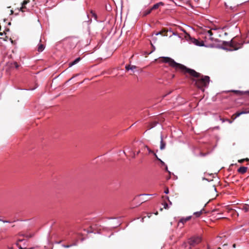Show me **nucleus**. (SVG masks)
Returning <instances> with one entry per match:
<instances>
[{
  "label": "nucleus",
  "instance_id": "nucleus-16",
  "mask_svg": "<svg viewBox=\"0 0 249 249\" xmlns=\"http://www.w3.org/2000/svg\"><path fill=\"white\" fill-rule=\"evenodd\" d=\"M249 113V111H242L240 112L236 113V117H239L242 114H245Z\"/></svg>",
  "mask_w": 249,
  "mask_h": 249
},
{
  "label": "nucleus",
  "instance_id": "nucleus-31",
  "mask_svg": "<svg viewBox=\"0 0 249 249\" xmlns=\"http://www.w3.org/2000/svg\"><path fill=\"white\" fill-rule=\"evenodd\" d=\"M192 218V216L190 215V216H187L186 217H185V219L186 220V221L189 220L190 219H191V218Z\"/></svg>",
  "mask_w": 249,
  "mask_h": 249
},
{
  "label": "nucleus",
  "instance_id": "nucleus-37",
  "mask_svg": "<svg viewBox=\"0 0 249 249\" xmlns=\"http://www.w3.org/2000/svg\"><path fill=\"white\" fill-rule=\"evenodd\" d=\"M202 180H206V181H210V180H209L208 178H205V177H203V178H202Z\"/></svg>",
  "mask_w": 249,
  "mask_h": 249
},
{
  "label": "nucleus",
  "instance_id": "nucleus-29",
  "mask_svg": "<svg viewBox=\"0 0 249 249\" xmlns=\"http://www.w3.org/2000/svg\"><path fill=\"white\" fill-rule=\"evenodd\" d=\"M163 207L164 209H168L169 208L168 205L167 203H165L163 204Z\"/></svg>",
  "mask_w": 249,
  "mask_h": 249
},
{
  "label": "nucleus",
  "instance_id": "nucleus-21",
  "mask_svg": "<svg viewBox=\"0 0 249 249\" xmlns=\"http://www.w3.org/2000/svg\"><path fill=\"white\" fill-rule=\"evenodd\" d=\"M0 221L4 223H11L12 222H16V221L15 220L13 222H11L10 221H8V220H3V219H0Z\"/></svg>",
  "mask_w": 249,
  "mask_h": 249
},
{
  "label": "nucleus",
  "instance_id": "nucleus-59",
  "mask_svg": "<svg viewBox=\"0 0 249 249\" xmlns=\"http://www.w3.org/2000/svg\"><path fill=\"white\" fill-rule=\"evenodd\" d=\"M246 92L249 93V91H246Z\"/></svg>",
  "mask_w": 249,
  "mask_h": 249
},
{
  "label": "nucleus",
  "instance_id": "nucleus-20",
  "mask_svg": "<svg viewBox=\"0 0 249 249\" xmlns=\"http://www.w3.org/2000/svg\"><path fill=\"white\" fill-rule=\"evenodd\" d=\"M232 91L238 94H239V95H242L243 94V92L242 91H240V90H232Z\"/></svg>",
  "mask_w": 249,
  "mask_h": 249
},
{
  "label": "nucleus",
  "instance_id": "nucleus-56",
  "mask_svg": "<svg viewBox=\"0 0 249 249\" xmlns=\"http://www.w3.org/2000/svg\"><path fill=\"white\" fill-rule=\"evenodd\" d=\"M8 25H11V22H9V23H8Z\"/></svg>",
  "mask_w": 249,
  "mask_h": 249
},
{
  "label": "nucleus",
  "instance_id": "nucleus-49",
  "mask_svg": "<svg viewBox=\"0 0 249 249\" xmlns=\"http://www.w3.org/2000/svg\"><path fill=\"white\" fill-rule=\"evenodd\" d=\"M11 14H13V11L12 10H11Z\"/></svg>",
  "mask_w": 249,
  "mask_h": 249
},
{
  "label": "nucleus",
  "instance_id": "nucleus-2",
  "mask_svg": "<svg viewBox=\"0 0 249 249\" xmlns=\"http://www.w3.org/2000/svg\"><path fill=\"white\" fill-rule=\"evenodd\" d=\"M210 80V77L208 76H204L202 78L196 81V85L200 89L203 87L207 88L209 84Z\"/></svg>",
  "mask_w": 249,
  "mask_h": 249
},
{
  "label": "nucleus",
  "instance_id": "nucleus-53",
  "mask_svg": "<svg viewBox=\"0 0 249 249\" xmlns=\"http://www.w3.org/2000/svg\"><path fill=\"white\" fill-rule=\"evenodd\" d=\"M108 8H109V7H106V9H107V10H109V9H108Z\"/></svg>",
  "mask_w": 249,
  "mask_h": 249
},
{
  "label": "nucleus",
  "instance_id": "nucleus-39",
  "mask_svg": "<svg viewBox=\"0 0 249 249\" xmlns=\"http://www.w3.org/2000/svg\"><path fill=\"white\" fill-rule=\"evenodd\" d=\"M226 121H228L229 123L231 124L232 123V121H230V120L229 119H226Z\"/></svg>",
  "mask_w": 249,
  "mask_h": 249
},
{
  "label": "nucleus",
  "instance_id": "nucleus-43",
  "mask_svg": "<svg viewBox=\"0 0 249 249\" xmlns=\"http://www.w3.org/2000/svg\"><path fill=\"white\" fill-rule=\"evenodd\" d=\"M220 120L222 121V123H224L226 121V120H224L223 119H221V118H220Z\"/></svg>",
  "mask_w": 249,
  "mask_h": 249
},
{
  "label": "nucleus",
  "instance_id": "nucleus-40",
  "mask_svg": "<svg viewBox=\"0 0 249 249\" xmlns=\"http://www.w3.org/2000/svg\"><path fill=\"white\" fill-rule=\"evenodd\" d=\"M76 245H77L76 243H73L72 244L70 245V246H71V247L75 246H76Z\"/></svg>",
  "mask_w": 249,
  "mask_h": 249
},
{
  "label": "nucleus",
  "instance_id": "nucleus-19",
  "mask_svg": "<svg viewBox=\"0 0 249 249\" xmlns=\"http://www.w3.org/2000/svg\"><path fill=\"white\" fill-rule=\"evenodd\" d=\"M27 3V1H24L22 3V6L20 8V9L19 10L21 11H22V9L24 8L25 7V5Z\"/></svg>",
  "mask_w": 249,
  "mask_h": 249
},
{
  "label": "nucleus",
  "instance_id": "nucleus-35",
  "mask_svg": "<svg viewBox=\"0 0 249 249\" xmlns=\"http://www.w3.org/2000/svg\"><path fill=\"white\" fill-rule=\"evenodd\" d=\"M165 170L170 174H171V172L169 171L168 170V167L167 166V165H165Z\"/></svg>",
  "mask_w": 249,
  "mask_h": 249
},
{
  "label": "nucleus",
  "instance_id": "nucleus-11",
  "mask_svg": "<svg viewBox=\"0 0 249 249\" xmlns=\"http://www.w3.org/2000/svg\"><path fill=\"white\" fill-rule=\"evenodd\" d=\"M166 146V143L163 142V137L162 135L160 136V149L163 150Z\"/></svg>",
  "mask_w": 249,
  "mask_h": 249
},
{
  "label": "nucleus",
  "instance_id": "nucleus-63",
  "mask_svg": "<svg viewBox=\"0 0 249 249\" xmlns=\"http://www.w3.org/2000/svg\"><path fill=\"white\" fill-rule=\"evenodd\" d=\"M154 50H152V51H151V53H153V52H154Z\"/></svg>",
  "mask_w": 249,
  "mask_h": 249
},
{
  "label": "nucleus",
  "instance_id": "nucleus-47",
  "mask_svg": "<svg viewBox=\"0 0 249 249\" xmlns=\"http://www.w3.org/2000/svg\"><path fill=\"white\" fill-rule=\"evenodd\" d=\"M151 45H152V47L153 48L154 50H155V47L154 46H153V45L152 44H151Z\"/></svg>",
  "mask_w": 249,
  "mask_h": 249
},
{
  "label": "nucleus",
  "instance_id": "nucleus-62",
  "mask_svg": "<svg viewBox=\"0 0 249 249\" xmlns=\"http://www.w3.org/2000/svg\"><path fill=\"white\" fill-rule=\"evenodd\" d=\"M154 50H152V51H151V53H153V52H154Z\"/></svg>",
  "mask_w": 249,
  "mask_h": 249
},
{
  "label": "nucleus",
  "instance_id": "nucleus-32",
  "mask_svg": "<svg viewBox=\"0 0 249 249\" xmlns=\"http://www.w3.org/2000/svg\"><path fill=\"white\" fill-rule=\"evenodd\" d=\"M192 218V216L190 215V216H187L186 217H185V219L186 220V221L189 220L190 219H191V218Z\"/></svg>",
  "mask_w": 249,
  "mask_h": 249
},
{
  "label": "nucleus",
  "instance_id": "nucleus-34",
  "mask_svg": "<svg viewBox=\"0 0 249 249\" xmlns=\"http://www.w3.org/2000/svg\"><path fill=\"white\" fill-rule=\"evenodd\" d=\"M14 66L16 68H18V67H19V65H18V64L17 63V62H14Z\"/></svg>",
  "mask_w": 249,
  "mask_h": 249
},
{
  "label": "nucleus",
  "instance_id": "nucleus-33",
  "mask_svg": "<svg viewBox=\"0 0 249 249\" xmlns=\"http://www.w3.org/2000/svg\"><path fill=\"white\" fill-rule=\"evenodd\" d=\"M169 189L168 188H166L165 189V190H164V193L165 194H168L169 193Z\"/></svg>",
  "mask_w": 249,
  "mask_h": 249
},
{
  "label": "nucleus",
  "instance_id": "nucleus-51",
  "mask_svg": "<svg viewBox=\"0 0 249 249\" xmlns=\"http://www.w3.org/2000/svg\"><path fill=\"white\" fill-rule=\"evenodd\" d=\"M227 35H228V33H224V35H225V36H227Z\"/></svg>",
  "mask_w": 249,
  "mask_h": 249
},
{
  "label": "nucleus",
  "instance_id": "nucleus-46",
  "mask_svg": "<svg viewBox=\"0 0 249 249\" xmlns=\"http://www.w3.org/2000/svg\"><path fill=\"white\" fill-rule=\"evenodd\" d=\"M236 247V245L234 244L232 245V248H235Z\"/></svg>",
  "mask_w": 249,
  "mask_h": 249
},
{
  "label": "nucleus",
  "instance_id": "nucleus-5",
  "mask_svg": "<svg viewBox=\"0 0 249 249\" xmlns=\"http://www.w3.org/2000/svg\"><path fill=\"white\" fill-rule=\"evenodd\" d=\"M201 241V238L200 236H194L188 239V243L190 245L189 249H191V247L195 246L198 244Z\"/></svg>",
  "mask_w": 249,
  "mask_h": 249
},
{
  "label": "nucleus",
  "instance_id": "nucleus-36",
  "mask_svg": "<svg viewBox=\"0 0 249 249\" xmlns=\"http://www.w3.org/2000/svg\"><path fill=\"white\" fill-rule=\"evenodd\" d=\"M154 155V156H155V157L157 159V160H158V158H159L157 155L156 154V153H155V152H154V153L153 154Z\"/></svg>",
  "mask_w": 249,
  "mask_h": 249
},
{
  "label": "nucleus",
  "instance_id": "nucleus-48",
  "mask_svg": "<svg viewBox=\"0 0 249 249\" xmlns=\"http://www.w3.org/2000/svg\"><path fill=\"white\" fill-rule=\"evenodd\" d=\"M3 34H4L3 33H0V36H3Z\"/></svg>",
  "mask_w": 249,
  "mask_h": 249
},
{
  "label": "nucleus",
  "instance_id": "nucleus-61",
  "mask_svg": "<svg viewBox=\"0 0 249 249\" xmlns=\"http://www.w3.org/2000/svg\"><path fill=\"white\" fill-rule=\"evenodd\" d=\"M208 249H210V248L209 246H208Z\"/></svg>",
  "mask_w": 249,
  "mask_h": 249
},
{
  "label": "nucleus",
  "instance_id": "nucleus-18",
  "mask_svg": "<svg viewBox=\"0 0 249 249\" xmlns=\"http://www.w3.org/2000/svg\"><path fill=\"white\" fill-rule=\"evenodd\" d=\"M172 1L175 3L176 5L178 6H181L180 0H172Z\"/></svg>",
  "mask_w": 249,
  "mask_h": 249
},
{
  "label": "nucleus",
  "instance_id": "nucleus-54",
  "mask_svg": "<svg viewBox=\"0 0 249 249\" xmlns=\"http://www.w3.org/2000/svg\"><path fill=\"white\" fill-rule=\"evenodd\" d=\"M32 249V248H30V249L24 248V249Z\"/></svg>",
  "mask_w": 249,
  "mask_h": 249
},
{
  "label": "nucleus",
  "instance_id": "nucleus-64",
  "mask_svg": "<svg viewBox=\"0 0 249 249\" xmlns=\"http://www.w3.org/2000/svg\"><path fill=\"white\" fill-rule=\"evenodd\" d=\"M154 50H152V51H151V53H153V52H154Z\"/></svg>",
  "mask_w": 249,
  "mask_h": 249
},
{
  "label": "nucleus",
  "instance_id": "nucleus-14",
  "mask_svg": "<svg viewBox=\"0 0 249 249\" xmlns=\"http://www.w3.org/2000/svg\"><path fill=\"white\" fill-rule=\"evenodd\" d=\"M45 49V46L42 44H40L38 46L37 51L39 52H42Z\"/></svg>",
  "mask_w": 249,
  "mask_h": 249
},
{
  "label": "nucleus",
  "instance_id": "nucleus-30",
  "mask_svg": "<svg viewBox=\"0 0 249 249\" xmlns=\"http://www.w3.org/2000/svg\"><path fill=\"white\" fill-rule=\"evenodd\" d=\"M62 246L65 248H69L71 247V246H70V245H66L63 244V245H62Z\"/></svg>",
  "mask_w": 249,
  "mask_h": 249
},
{
  "label": "nucleus",
  "instance_id": "nucleus-52",
  "mask_svg": "<svg viewBox=\"0 0 249 249\" xmlns=\"http://www.w3.org/2000/svg\"><path fill=\"white\" fill-rule=\"evenodd\" d=\"M108 8H109V7H106V9H107V10H109V9H108Z\"/></svg>",
  "mask_w": 249,
  "mask_h": 249
},
{
  "label": "nucleus",
  "instance_id": "nucleus-26",
  "mask_svg": "<svg viewBox=\"0 0 249 249\" xmlns=\"http://www.w3.org/2000/svg\"><path fill=\"white\" fill-rule=\"evenodd\" d=\"M148 200V199H146L145 198H142L141 200V204L146 201Z\"/></svg>",
  "mask_w": 249,
  "mask_h": 249
},
{
  "label": "nucleus",
  "instance_id": "nucleus-38",
  "mask_svg": "<svg viewBox=\"0 0 249 249\" xmlns=\"http://www.w3.org/2000/svg\"><path fill=\"white\" fill-rule=\"evenodd\" d=\"M180 30L182 31V32H183L186 35V33H187L186 32V31L184 29H182V28H180Z\"/></svg>",
  "mask_w": 249,
  "mask_h": 249
},
{
  "label": "nucleus",
  "instance_id": "nucleus-41",
  "mask_svg": "<svg viewBox=\"0 0 249 249\" xmlns=\"http://www.w3.org/2000/svg\"><path fill=\"white\" fill-rule=\"evenodd\" d=\"M160 34H161V32H158V33H156L155 35L156 36H158V35H160Z\"/></svg>",
  "mask_w": 249,
  "mask_h": 249
},
{
  "label": "nucleus",
  "instance_id": "nucleus-60",
  "mask_svg": "<svg viewBox=\"0 0 249 249\" xmlns=\"http://www.w3.org/2000/svg\"><path fill=\"white\" fill-rule=\"evenodd\" d=\"M226 27H224L223 29H226Z\"/></svg>",
  "mask_w": 249,
  "mask_h": 249
},
{
  "label": "nucleus",
  "instance_id": "nucleus-1",
  "mask_svg": "<svg viewBox=\"0 0 249 249\" xmlns=\"http://www.w3.org/2000/svg\"><path fill=\"white\" fill-rule=\"evenodd\" d=\"M162 62L168 63L170 67L175 68L176 70H180L181 71H185V72L189 73L194 77H199L200 74L193 69L187 68L185 66L176 62L173 59L169 57L163 56Z\"/></svg>",
  "mask_w": 249,
  "mask_h": 249
},
{
  "label": "nucleus",
  "instance_id": "nucleus-4",
  "mask_svg": "<svg viewBox=\"0 0 249 249\" xmlns=\"http://www.w3.org/2000/svg\"><path fill=\"white\" fill-rule=\"evenodd\" d=\"M222 44L226 45L228 46H230L232 48L229 49L225 47L222 46L220 47L223 50H227L228 51H236L238 50L239 49L241 48V46L240 47H234L233 43H232V39H231L230 41H222Z\"/></svg>",
  "mask_w": 249,
  "mask_h": 249
},
{
  "label": "nucleus",
  "instance_id": "nucleus-24",
  "mask_svg": "<svg viewBox=\"0 0 249 249\" xmlns=\"http://www.w3.org/2000/svg\"><path fill=\"white\" fill-rule=\"evenodd\" d=\"M249 159L248 158H246V159H244L239 160H238V162L240 163H242L244 161H249Z\"/></svg>",
  "mask_w": 249,
  "mask_h": 249
},
{
  "label": "nucleus",
  "instance_id": "nucleus-6",
  "mask_svg": "<svg viewBox=\"0 0 249 249\" xmlns=\"http://www.w3.org/2000/svg\"><path fill=\"white\" fill-rule=\"evenodd\" d=\"M162 32H171L172 33V35L169 36V37H171L172 36H177L178 38L181 39V37L177 33V32L173 31L171 28L164 29L162 30Z\"/></svg>",
  "mask_w": 249,
  "mask_h": 249
},
{
  "label": "nucleus",
  "instance_id": "nucleus-10",
  "mask_svg": "<svg viewBox=\"0 0 249 249\" xmlns=\"http://www.w3.org/2000/svg\"><path fill=\"white\" fill-rule=\"evenodd\" d=\"M80 60H81L80 57H77L73 61L69 63V67L70 68V67L74 66V65L76 64L77 63H78L80 61Z\"/></svg>",
  "mask_w": 249,
  "mask_h": 249
},
{
  "label": "nucleus",
  "instance_id": "nucleus-42",
  "mask_svg": "<svg viewBox=\"0 0 249 249\" xmlns=\"http://www.w3.org/2000/svg\"><path fill=\"white\" fill-rule=\"evenodd\" d=\"M18 245H19V244H18V242H17V243H16V244H15V246H16V247H19Z\"/></svg>",
  "mask_w": 249,
  "mask_h": 249
},
{
  "label": "nucleus",
  "instance_id": "nucleus-3",
  "mask_svg": "<svg viewBox=\"0 0 249 249\" xmlns=\"http://www.w3.org/2000/svg\"><path fill=\"white\" fill-rule=\"evenodd\" d=\"M185 38L189 44H193L199 47L205 46L204 42L203 41H199L197 39L191 37L188 33H186V36H185Z\"/></svg>",
  "mask_w": 249,
  "mask_h": 249
},
{
  "label": "nucleus",
  "instance_id": "nucleus-28",
  "mask_svg": "<svg viewBox=\"0 0 249 249\" xmlns=\"http://www.w3.org/2000/svg\"><path fill=\"white\" fill-rule=\"evenodd\" d=\"M91 13L92 14L93 17L94 18V19L96 20L97 18V15L92 11H91Z\"/></svg>",
  "mask_w": 249,
  "mask_h": 249
},
{
  "label": "nucleus",
  "instance_id": "nucleus-9",
  "mask_svg": "<svg viewBox=\"0 0 249 249\" xmlns=\"http://www.w3.org/2000/svg\"><path fill=\"white\" fill-rule=\"evenodd\" d=\"M248 170L247 167L241 166L238 169L237 171L240 174H243L245 173Z\"/></svg>",
  "mask_w": 249,
  "mask_h": 249
},
{
  "label": "nucleus",
  "instance_id": "nucleus-50",
  "mask_svg": "<svg viewBox=\"0 0 249 249\" xmlns=\"http://www.w3.org/2000/svg\"><path fill=\"white\" fill-rule=\"evenodd\" d=\"M143 219H144V218H142L141 219V221L142 222H143Z\"/></svg>",
  "mask_w": 249,
  "mask_h": 249
},
{
  "label": "nucleus",
  "instance_id": "nucleus-17",
  "mask_svg": "<svg viewBox=\"0 0 249 249\" xmlns=\"http://www.w3.org/2000/svg\"><path fill=\"white\" fill-rule=\"evenodd\" d=\"M187 221H186L185 219V217H182L181 218L179 221V223H178V224L179 223H181L182 225H183L185 223H186Z\"/></svg>",
  "mask_w": 249,
  "mask_h": 249
},
{
  "label": "nucleus",
  "instance_id": "nucleus-7",
  "mask_svg": "<svg viewBox=\"0 0 249 249\" xmlns=\"http://www.w3.org/2000/svg\"><path fill=\"white\" fill-rule=\"evenodd\" d=\"M164 5V3L163 2L160 1L153 5V6L151 8V10H155L158 8L160 6H163Z\"/></svg>",
  "mask_w": 249,
  "mask_h": 249
},
{
  "label": "nucleus",
  "instance_id": "nucleus-57",
  "mask_svg": "<svg viewBox=\"0 0 249 249\" xmlns=\"http://www.w3.org/2000/svg\"><path fill=\"white\" fill-rule=\"evenodd\" d=\"M10 40H11V42H13V40H12V39H11V38H10Z\"/></svg>",
  "mask_w": 249,
  "mask_h": 249
},
{
  "label": "nucleus",
  "instance_id": "nucleus-13",
  "mask_svg": "<svg viewBox=\"0 0 249 249\" xmlns=\"http://www.w3.org/2000/svg\"><path fill=\"white\" fill-rule=\"evenodd\" d=\"M204 211V209L203 208L202 210H201L199 211L196 212L194 213L193 214L196 216V217H199L200 215L202 213L203 211Z\"/></svg>",
  "mask_w": 249,
  "mask_h": 249
},
{
  "label": "nucleus",
  "instance_id": "nucleus-12",
  "mask_svg": "<svg viewBox=\"0 0 249 249\" xmlns=\"http://www.w3.org/2000/svg\"><path fill=\"white\" fill-rule=\"evenodd\" d=\"M206 35L209 37V39L211 41L213 40V34L211 30H208L206 32Z\"/></svg>",
  "mask_w": 249,
  "mask_h": 249
},
{
  "label": "nucleus",
  "instance_id": "nucleus-22",
  "mask_svg": "<svg viewBox=\"0 0 249 249\" xmlns=\"http://www.w3.org/2000/svg\"><path fill=\"white\" fill-rule=\"evenodd\" d=\"M156 194H140L138 196H154Z\"/></svg>",
  "mask_w": 249,
  "mask_h": 249
},
{
  "label": "nucleus",
  "instance_id": "nucleus-58",
  "mask_svg": "<svg viewBox=\"0 0 249 249\" xmlns=\"http://www.w3.org/2000/svg\"><path fill=\"white\" fill-rule=\"evenodd\" d=\"M225 5H226V7H228L226 3H225Z\"/></svg>",
  "mask_w": 249,
  "mask_h": 249
},
{
  "label": "nucleus",
  "instance_id": "nucleus-8",
  "mask_svg": "<svg viewBox=\"0 0 249 249\" xmlns=\"http://www.w3.org/2000/svg\"><path fill=\"white\" fill-rule=\"evenodd\" d=\"M125 68L127 71L131 70L134 72L135 70L136 69V66L135 65H126L125 66Z\"/></svg>",
  "mask_w": 249,
  "mask_h": 249
},
{
  "label": "nucleus",
  "instance_id": "nucleus-55",
  "mask_svg": "<svg viewBox=\"0 0 249 249\" xmlns=\"http://www.w3.org/2000/svg\"><path fill=\"white\" fill-rule=\"evenodd\" d=\"M72 78H73V77H72L70 79H69V80H68V81H71V80Z\"/></svg>",
  "mask_w": 249,
  "mask_h": 249
},
{
  "label": "nucleus",
  "instance_id": "nucleus-23",
  "mask_svg": "<svg viewBox=\"0 0 249 249\" xmlns=\"http://www.w3.org/2000/svg\"><path fill=\"white\" fill-rule=\"evenodd\" d=\"M145 148L147 149V151H148V153L149 154H153L154 151L151 150L147 146H145Z\"/></svg>",
  "mask_w": 249,
  "mask_h": 249
},
{
  "label": "nucleus",
  "instance_id": "nucleus-15",
  "mask_svg": "<svg viewBox=\"0 0 249 249\" xmlns=\"http://www.w3.org/2000/svg\"><path fill=\"white\" fill-rule=\"evenodd\" d=\"M152 11V10H151V8L149 10L144 11L142 13V16H147V15L149 14Z\"/></svg>",
  "mask_w": 249,
  "mask_h": 249
},
{
  "label": "nucleus",
  "instance_id": "nucleus-25",
  "mask_svg": "<svg viewBox=\"0 0 249 249\" xmlns=\"http://www.w3.org/2000/svg\"><path fill=\"white\" fill-rule=\"evenodd\" d=\"M249 206H244L243 208V210L245 212H248L249 211Z\"/></svg>",
  "mask_w": 249,
  "mask_h": 249
},
{
  "label": "nucleus",
  "instance_id": "nucleus-45",
  "mask_svg": "<svg viewBox=\"0 0 249 249\" xmlns=\"http://www.w3.org/2000/svg\"><path fill=\"white\" fill-rule=\"evenodd\" d=\"M23 240H24L23 239H19V240H18V242H22V241H23Z\"/></svg>",
  "mask_w": 249,
  "mask_h": 249
},
{
  "label": "nucleus",
  "instance_id": "nucleus-27",
  "mask_svg": "<svg viewBox=\"0 0 249 249\" xmlns=\"http://www.w3.org/2000/svg\"><path fill=\"white\" fill-rule=\"evenodd\" d=\"M158 160L159 161H160V162L161 163V164L162 165H166V164H165L164 162V161H162L160 159V158H158Z\"/></svg>",
  "mask_w": 249,
  "mask_h": 249
},
{
  "label": "nucleus",
  "instance_id": "nucleus-44",
  "mask_svg": "<svg viewBox=\"0 0 249 249\" xmlns=\"http://www.w3.org/2000/svg\"><path fill=\"white\" fill-rule=\"evenodd\" d=\"M61 242V241H60L56 242L55 243L58 244H60Z\"/></svg>",
  "mask_w": 249,
  "mask_h": 249
}]
</instances>
